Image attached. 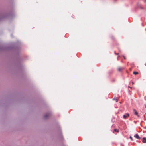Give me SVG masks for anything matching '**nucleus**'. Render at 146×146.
<instances>
[{"mask_svg": "<svg viewBox=\"0 0 146 146\" xmlns=\"http://www.w3.org/2000/svg\"><path fill=\"white\" fill-rule=\"evenodd\" d=\"M129 138H130L131 139V141H132L133 140V139H132V137H131V136H130V137H129Z\"/></svg>", "mask_w": 146, "mask_h": 146, "instance_id": "9", "label": "nucleus"}, {"mask_svg": "<svg viewBox=\"0 0 146 146\" xmlns=\"http://www.w3.org/2000/svg\"><path fill=\"white\" fill-rule=\"evenodd\" d=\"M134 137H135L136 138L139 139H141V138L139 137L138 134H137L135 135L134 136Z\"/></svg>", "mask_w": 146, "mask_h": 146, "instance_id": "2", "label": "nucleus"}, {"mask_svg": "<svg viewBox=\"0 0 146 146\" xmlns=\"http://www.w3.org/2000/svg\"><path fill=\"white\" fill-rule=\"evenodd\" d=\"M143 1L144 2H146V0H143Z\"/></svg>", "mask_w": 146, "mask_h": 146, "instance_id": "11", "label": "nucleus"}, {"mask_svg": "<svg viewBox=\"0 0 146 146\" xmlns=\"http://www.w3.org/2000/svg\"><path fill=\"white\" fill-rule=\"evenodd\" d=\"M129 114L128 113H126L125 115H123V117L124 119H126L129 117Z\"/></svg>", "mask_w": 146, "mask_h": 146, "instance_id": "1", "label": "nucleus"}, {"mask_svg": "<svg viewBox=\"0 0 146 146\" xmlns=\"http://www.w3.org/2000/svg\"><path fill=\"white\" fill-rule=\"evenodd\" d=\"M141 9H143V8H142V7H141Z\"/></svg>", "mask_w": 146, "mask_h": 146, "instance_id": "13", "label": "nucleus"}, {"mask_svg": "<svg viewBox=\"0 0 146 146\" xmlns=\"http://www.w3.org/2000/svg\"><path fill=\"white\" fill-rule=\"evenodd\" d=\"M133 111L134 112V114L137 115V116H139V115H138V113L134 109L133 110Z\"/></svg>", "mask_w": 146, "mask_h": 146, "instance_id": "5", "label": "nucleus"}, {"mask_svg": "<svg viewBox=\"0 0 146 146\" xmlns=\"http://www.w3.org/2000/svg\"><path fill=\"white\" fill-rule=\"evenodd\" d=\"M114 132L115 131V132H119V131L117 129H114Z\"/></svg>", "mask_w": 146, "mask_h": 146, "instance_id": "8", "label": "nucleus"}, {"mask_svg": "<svg viewBox=\"0 0 146 146\" xmlns=\"http://www.w3.org/2000/svg\"><path fill=\"white\" fill-rule=\"evenodd\" d=\"M118 70L119 71H121L122 70H123V68L122 67H119L118 68Z\"/></svg>", "mask_w": 146, "mask_h": 146, "instance_id": "3", "label": "nucleus"}, {"mask_svg": "<svg viewBox=\"0 0 146 146\" xmlns=\"http://www.w3.org/2000/svg\"><path fill=\"white\" fill-rule=\"evenodd\" d=\"M142 142L143 143H146V138L143 137L142 139Z\"/></svg>", "mask_w": 146, "mask_h": 146, "instance_id": "4", "label": "nucleus"}, {"mask_svg": "<svg viewBox=\"0 0 146 146\" xmlns=\"http://www.w3.org/2000/svg\"><path fill=\"white\" fill-rule=\"evenodd\" d=\"M115 100L116 102H117L118 101V99L117 98L115 99Z\"/></svg>", "mask_w": 146, "mask_h": 146, "instance_id": "10", "label": "nucleus"}, {"mask_svg": "<svg viewBox=\"0 0 146 146\" xmlns=\"http://www.w3.org/2000/svg\"><path fill=\"white\" fill-rule=\"evenodd\" d=\"M133 74H134V75H136V74H138V72H133Z\"/></svg>", "mask_w": 146, "mask_h": 146, "instance_id": "7", "label": "nucleus"}, {"mask_svg": "<svg viewBox=\"0 0 146 146\" xmlns=\"http://www.w3.org/2000/svg\"><path fill=\"white\" fill-rule=\"evenodd\" d=\"M49 116V114H47L45 115L44 117L45 118H46L48 117Z\"/></svg>", "mask_w": 146, "mask_h": 146, "instance_id": "6", "label": "nucleus"}, {"mask_svg": "<svg viewBox=\"0 0 146 146\" xmlns=\"http://www.w3.org/2000/svg\"><path fill=\"white\" fill-rule=\"evenodd\" d=\"M124 58L125 59V57H124Z\"/></svg>", "mask_w": 146, "mask_h": 146, "instance_id": "12", "label": "nucleus"}]
</instances>
